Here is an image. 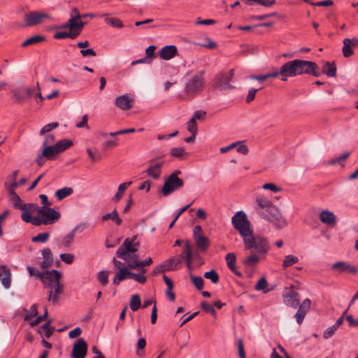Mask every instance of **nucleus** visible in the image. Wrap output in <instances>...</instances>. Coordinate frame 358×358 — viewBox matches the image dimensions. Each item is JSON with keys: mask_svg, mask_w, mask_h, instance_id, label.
I'll return each mask as SVG.
<instances>
[{"mask_svg": "<svg viewBox=\"0 0 358 358\" xmlns=\"http://www.w3.org/2000/svg\"><path fill=\"white\" fill-rule=\"evenodd\" d=\"M233 227L243 238L245 250H255L257 252L266 254L270 250L267 239L262 236H254L251 223L247 215L242 210L235 213L231 218Z\"/></svg>", "mask_w": 358, "mask_h": 358, "instance_id": "f257e3e1", "label": "nucleus"}, {"mask_svg": "<svg viewBox=\"0 0 358 358\" xmlns=\"http://www.w3.org/2000/svg\"><path fill=\"white\" fill-rule=\"evenodd\" d=\"M255 210L260 217L273 223L278 229L287 225V222L280 209L263 195L259 194L256 196Z\"/></svg>", "mask_w": 358, "mask_h": 358, "instance_id": "f03ea898", "label": "nucleus"}, {"mask_svg": "<svg viewBox=\"0 0 358 358\" xmlns=\"http://www.w3.org/2000/svg\"><path fill=\"white\" fill-rule=\"evenodd\" d=\"M139 245L134 238H126L116 252V257L124 260L130 269L145 267L152 263V259L150 257L140 261L139 255L136 253Z\"/></svg>", "mask_w": 358, "mask_h": 358, "instance_id": "7ed1b4c3", "label": "nucleus"}, {"mask_svg": "<svg viewBox=\"0 0 358 358\" xmlns=\"http://www.w3.org/2000/svg\"><path fill=\"white\" fill-rule=\"evenodd\" d=\"M30 206L32 208L31 215L27 212L21 215L22 220L27 223H31L35 226L49 225L55 224L61 217L60 213L54 208L39 207L36 203Z\"/></svg>", "mask_w": 358, "mask_h": 358, "instance_id": "20e7f679", "label": "nucleus"}, {"mask_svg": "<svg viewBox=\"0 0 358 358\" xmlns=\"http://www.w3.org/2000/svg\"><path fill=\"white\" fill-rule=\"evenodd\" d=\"M41 277V281L44 287L48 289V300L53 304H57L59 301V296L62 293L63 287L60 284V278L62 276L60 272L52 269L51 271H45L43 276L38 273Z\"/></svg>", "mask_w": 358, "mask_h": 358, "instance_id": "39448f33", "label": "nucleus"}, {"mask_svg": "<svg viewBox=\"0 0 358 358\" xmlns=\"http://www.w3.org/2000/svg\"><path fill=\"white\" fill-rule=\"evenodd\" d=\"M296 59L285 63L278 71L267 73L268 78L280 76L282 81H287L288 77L296 76Z\"/></svg>", "mask_w": 358, "mask_h": 358, "instance_id": "423d86ee", "label": "nucleus"}, {"mask_svg": "<svg viewBox=\"0 0 358 358\" xmlns=\"http://www.w3.org/2000/svg\"><path fill=\"white\" fill-rule=\"evenodd\" d=\"M204 85L203 73L200 72L189 78L185 87V92L191 95L199 94Z\"/></svg>", "mask_w": 358, "mask_h": 358, "instance_id": "0eeeda50", "label": "nucleus"}, {"mask_svg": "<svg viewBox=\"0 0 358 358\" xmlns=\"http://www.w3.org/2000/svg\"><path fill=\"white\" fill-rule=\"evenodd\" d=\"M234 74V69L224 73L217 74L213 80L214 88L220 90H227L234 89V86L230 84Z\"/></svg>", "mask_w": 358, "mask_h": 358, "instance_id": "6e6552de", "label": "nucleus"}, {"mask_svg": "<svg viewBox=\"0 0 358 358\" xmlns=\"http://www.w3.org/2000/svg\"><path fill=\"white\" fill-rule=\"evenodd\" d=\"M296 76L302 74H311L315 77H319L320 73L316 63L310 61L296 59Z\"/></svg>", "mask_w": 358, "mask_h": 358, "instance_id": "1a4fd4ad", "label": "nucleus"}, {"mask_svg": "<svg viewBox=\"0 0 358 358\" xmlns=\"http://www.w3.org/2000/svg\"><path fill=\"white\" fill-rule=\"evenodd\" d=\"M183 186L184 182L182 179L175 175H170L163 185L162 193L166 196Z\"/></svg>", "mask_w": 358, "mask_h": 358, "instance_id": "9d476101", "label": "nucleus"}, {"mask_svg": "<svg viewBox=\"0 0 358 358\" xmlns=\"http://www.w3.org/2000/svg\"><path fill=\"white\" fill-rule=\"evenodd\" d=\"M44 19H51L49 14L38 11H31L24 15L23 27H33L43 22Z\"/></svg>", "mask_w": 358, "mask_h": 358, "instance_id": "9b49d317", "label": "nucleus"}, {"mask_svg": "<svg viewBox=\"0 0 358 358\" xmlns=\"http://www.w3.org/2000/svg\"><path fill=\"white\" fill-rule=\"evenodd\" d=\"M32 92L33 91L31 88L22 85L11 91L12 99H13L15 103L22 104L30 99Z\"/></svg>", "mask_w": 358, "mask_h": 358, "instance_id": "f8f14e48", "label": "nucleus"}, {"mask_svg": "<svg viewBox=\"0 0 358 358\" xmlns=\"http://www.w3.org/2000/svg\"><path fill=\"white\" fill-rule=\"evenodd\" d=\"M58 155L54 145L43 147L42 153L36 159V164L38 166H42L46 160H53Z\"/></svg>", "mask_w": 358, "mask_h": 358, "instance_id": "ddd939ff", "label": "nucleus"}, {"mask_svg": "<svg viewBox=\"0 0 358 358\" xmlns=\"http://www.w3.org/2000/svg\"><path fill=\"white\" fill-rule=\"evenodd\" d=\"M8 193L14 208L21 209L22 210V213L27 212L31 215L32 208H31L30 205H34V203H22L20 197L13 189H8Z\"/></svg>", "mask_w": 358, "mask_h": 358, "instance_id": "4468645a", "label": "nucleus"}, {"mask_svg": "<svg viewBox=\"0 0 358 358\" xmlns=\"http://www.w3.org/2000/svg\"><path fill=\"white\" fill-rule=\"evenodd\" d=\"M134 103V97L131 94H124L116 97L115 100V106L124 110L133 108Z\"/></svg>", "mask_w": 358, "mask_h": 358, "instance_id": "2eb2a0df", "label": "nucleus"}, {"mask_svg": "<svg viewBox=\"0 0 358 358\" xmlns=\"http://www.w3.org/2000/svg\"><path fill=\"white\" fill-rule=\"evenodd\" d=\"M87 351V344L83 338H80L73 345L71 356L73 358H85Z\"/></svg>", "mask_w": 358, "mask_h": 358, "instance_id": "dca6fc26", "label": "nucleus"}, {"mask_svg": "<svg viewBox=\"0 0 358 358\" xmlns=\"http://www.w3.org/2000/svg\"><path fill=\"white\" fill-rule=\"evenodd\" d=\"M332 269L338 270L341 273L356 274L358 270L353 265L345 262H337L331 266Z\"/></svg>", "mask_w": 358, "mask_h": 358, "instance_id": "f3484780", "label": "nucleus"}, {"mask_svg": "<svg viewBox=\"0 0 358 358\" xmlns=\"http://www.w3.org/2000/svg\"><path fill=\"white\" fill-rule=\"evenodd\" d=\"M283 299L285 303L292 308H297L299 306V294L293 290L289 293L284 294Z\"/></svg>", "mask_w": 358, "mask_h": 358, "instance_id": "a211bd4d", "label": "nucleus"}, {"mask_svg": "<svg viewBox=\"0 0 358 358\" xmlns=\"http://www.w3.org/2000/svg\"><path fill=\"white\" fill-rule=\"evenodd\" d=\"M184 258L183 255H180L178 257H171L162 263V267L166 271H174L179 268L182 263V259Z\"/></svg>", "mask_w": 358, "mask_h": 358, "instance_id": "6ab92c4d", "label": "nucleus"}, {"mask_svg": "<svg viewBox=\"0 0 358 358\" xmlns=\"http://www.w3.org/2000/svg\"><path fill=\"white\" fill-rule=\"evenodd\" d=\"M43 261L40 264L41 269H46L50 267L53 263V255L50 248H44L41 250Z\"/></svg>", "mask_w": 358, "mask_h": 358, "instance_id": "aec40b11", "label": "nucleus"}, {"mask_svg": "<svg viewBox=\"0 0 358 358\" xmlns=\"http://www.w3.org/2000/svg\"><path fill=\"white\" fill-rule=\"evenodd\" d=\"M177 54V48L175 45H166L163 47L159 52V57L164 60H169L173 58Z\"/></svg>", "mask_w": 358, "mask_h": 358, "instance_id": "412c9836", "label": "nucleus"}, {"mask_svg": "<svg viewBox=\"0 0 358 358\" xmlns=\"http://www.w3.org/2000/svg\"><path fill=\"white\" fill-rule=\"evenodd\" d=\"M163 162H156L151 164L146 170L148 176L153 179H158L162 173Z\"/></svg>", "mask_w": 358, "mask_h": 358, "instance_id": "4be33fe9", "label": "nucleus"}, {"mask_svg": "<svg viewBox=\"0 0 358 358\" xmlns=\"http://www.w3.org/2000/svg\"><path fill=\"white\" fill-rule=\"evenodd\" d=\"M225 259L227 262V264L228 268L237 276L241 277L242 273L237 270L236 267V255L233 252L228 253Z\"/></svg>", "mask_w": 358, "mask_h": 358, "instance_id": "5701e85b", "label": "nucleus"}, {"mask_svg": "<svg viewBox=\"0 0 358 358\" xmlns=\"http://www.w3.org/2000/svg\"><path fill=\"white\" fill-rule=\"evenodd\" d=\"M321 222L327 225H334L336 223V216L333 212L325 210H322L320 214Z\"/></svg>", "mask_w": 358, "mask_h": 358, "instance_id": "b1692460", "label": "nucleus"}, {"mask_svg": "<svg viewBox=\"0 0 358 358\" xmlns=\"http://www.w3.org/2000/svg\"><path fill=\"white\" fill-rule=\"evenodd\" d=\"M181 255H183L184 256L182 261L185 260L186 265L189 268L191 267L192 260V245L189 241H185L183 252Z\"/></svg>", "mask_w": 358, "mask_h": 358, "instance_id": "393cba45", "label": "nucleus"}, {"mask_svg": "<svg viewBox=\"0 0 358 358\" xmlns=\"http://www.w3.org/2000/svg\"><path fill=\"white\" fill-rule=\"evenodd\" d=\"M257 253L259 255L252 254L251 255L245 257L243 260V264L247 267H253V266H256L260 260L259 255H262L261 253H259V252H257ZM263 255H264L265 254H263Z\"/></svg>", "mask_w": 358, "mask_h": 358, "instance_id": "a878e982", "label": "nucleus"}, {"mask_svg": "<svg viewBox=\"0 0 358 358\" xmlns=\"http://www.w3.org/2000/svg\"><path fill=\"white\" fill-rule=\"evenodd\" d=\"M322 72L329 77H335L336 67L334 62H326L322 66Z\"/></svg>", "mask_w": 358, "mask_h": 358, "instance_id": "bb28decb", "label": "nucleus"}, {"mask_svg": "<svg viewBox=\"0 0 358 358\" xmlns=\"http://www.w3.org/2000/svg\"><path fill=\"white\" fill-rule=\"evenodd\" d=\"M84 25H85V22H81V21L76 22V27L71 28L70 30L69 31V38H70L71 39H74L77 36H78L80 34V33L83 30V28L84 27Z\"/></svg>", "mask_w": 358, "mask_h": 358, "instance_id": "cd10ccee", "label": "nucleus"}, {"mask_svg": "<svg viewBox=\"0 0 358 358\" xmlns=\"http://www.w3.org/2000/svg\"><path fill=\"white\" fill-rule=\"evenodd\" d=\"M131 181L121 183L118 186L117 193L112 198V201L114 202H118L121 199L124 191L131 185Z\"/></svg>", "mask_w": 358, "mask_h": 358, "instance_id": "c85d7f7f", "label": "nucleus"}, {"mask_svg": "<svg viewBox=\"0 0 358 358\" xmlns=\"http://www.w3.org/2000/svg\"><path fill=\"white\" fill-rule=\"evenodd\" d=\"M73 145V141L69 139H63L54 145L58 154L62 153Z\"/></svg>", "mask_w": 358, "mask_h": 358, "instance_id": "c756f323", "label": "nucleus"}, {"mask_svg": "<svg viewBox=\"0 0 358 358\" xmlns=\"http://www.w3.org/2000/svg\"><path fill=\"white\" fill-rule=\"evenodd\" d=\"M343 55L345 57H349L353 55V46L351 44L350 38H346L343 41Z\"/></svg>", "mask_w": 358, "mask_h": 358, "instance_id": "7c9ffc66", "label": "nucleus"}, {"mask_svg": "<svg viewBox=\"0 0 358 358\" xmlns=\"http://www.w3.org/2000/svg\"><path fill=\"white\" fill-rule=\"evenodd\" d=\"M109 220H113L117 226H120L122 221V219L118 216V213L116 209H114L111 213H108L102 216V221H107Z\"/></svg>", "mask_w": 358, "mask_h": 358, "instance_id": "2f4dec72", "label": "nucleus"}, {"mask_svg": "<svg viewBox=\"0 0 358 358\" xmlns=\"http://www.w3.org/2000/svg\"><path fill=\"white\" fill-rule=\"evenodd\" d=\"M196 245L200 249L201 251L204 252L209 246L208 239L203 236H197L194 238Z\"/></svg>", "mask_w": 358, "mask_h": 358, "instance_id": "473e14b6", "label": "nucleus"}, {"mask_svg": "<svg viewBox=\"0 0 358 358\" xmlns=\"http://www.w3.org/2000/svg\"><path fill=\"white\" fill-rule=\"evenodd\" d=\"M73 192V190L71 187H65L57 190L55 192V196L57 197V200L60 201L66 198V196L72 194Z\"/></svg>", "mask_w": 358, "mask_h": 358, "instance_id": "72a5a7b5", "label": "nucleus"}, {"mask_svg": "<svg viewBox=\"0 0 358 358\" xmlns=\"http://www.w3.org/2000/svg\"><path fill=\"white\" fill-rule=\"evenodd\" d=\"M79 229V227H75L69 234H66L62 241V245L64 247L69 246L73 240L76 233Z\"/></svg>", "mask_w": 358, "mask_h": 358, "instance_id": "f704fd0d", "label": "nucleus"}, {"mask_svg": "<svg viewBox=\"0 0 358 358\" xmlns=\"http://www.w3.org/2000/svg\"><path fill=\"white\" fill-rule=\"evenodd\" d=\"M267 280L264 277H262L255 286L257 291H262L264 293H268L271 289L267 288Z\"/></svg>", "mask_w": 358, "mask_h": 358, "instance_id": "c9c22d12", "label": "nucleus"}, {"mask_svg": "<svg viewBox=\"0 0 358 358\" xmlns=\"http://www.w3.org/2000/svg\"><path fill=\"white\" fill-rule=\"evenodd\" d=\"M299 261V259L296 256L292 255H286L282 262V267L284 269L287 268V267L298 263Z\"/></svg>", "mask_w": 358, "mask_h": 358, "instance_id": "e433bc0d", "label": "nucleus"}, {"mask_svg": "<svg viewBox=\"0 0 358 358\" xmlns=\"http://www.w3.org/2000/svg\"><path fill=\"white\" fill-rule=\"evenodd\" d=\"M127 279V268H121L113 278V283L119 285L120 282Z\"/></svg>", "mask_w": 358, "mask_h": 358, "instance_id": "4c0bfd02", "label": "nucleus"}, {"mask_svg": "<svg viewBox=\"0 0 358 358\" xmlns=\"http://www.w3.org/2000/svg\"><path fill=\"white\" fill-rule=\"evenodd\" d=\"M45 41V37L43 36H34L25 40L22 44V47H27L30 45L36 44Z\"/></svg>", "mask_w": 358, "mask_h": 358, "instance_id": "58836bf2", "label": "nucleus"}, {"mask_svg": "<svg viewBox=\"0 0 358 358\" xmlns=\"http://www.w3.org/2000/svg\"><path fill=\"white\" fill-rule=\"evenodd\" d=\"M51 323L52 320H50L41 327V329L44 331V336L48 338L51 336L54 331V328L51 327Z\"/></svg>", "mask_w": 358, "mask_h": 358, "instance_id": "ea45409f", "label": "nucleus"}, {"mask_svg": "<svg viewBox=\"0 0 358 358\" xmlns=\"http://www.w3.org/2000/svg\"><path fill=\"white\" fill-rule=\"evenodd\" d=\"M141 299L138 294H134L130 300V308L132 311H136L141 307Z\"/></svg>", "mask_w": 358, "mask_h": 358, "instance_id": "a19ab883", "label": "nucleus"}, {"mask_svg": "<svg viewBox=\"0 0 358 358\" xmlns=\"http://www.w3.org/2000/svg\"><path fill=\"white\" fill-rule=\"evenodd\" d=\"M38 305L34 303L33 304L29 310L24 316L25 321H30L32 318L36 317L38 315Z\"/></svg>", "mask_w": 358, "mask_h": 358, "instance_id": "79ce46f5", "label": "nucleus"}, {"mask_svg": "<svg viewBox=\"0 0 358 358\" xmlns=\"http://www.w3.org/2000/svg\"><path fill=\"white\" fill-rule=\"evenodd\" d=\"M50 238V234L48 232L40 233L36 236L31 238V241L33 243H45L48 241Z\"/></svg>", "mask_w": 358, "mask_h": 358, "instance_id": "37998d69", "label": "nucleus"}, {"mask_svg": "<svg viewBox=\"0 0 358 358\" xmlns=\"http://www.w3.org/2000/svg\"><path fill=\"white\" fill-rule=\"evenodd\" d=\"M203 276L205 278L210 280L213 284H215L219 281V275L214 269L206 272Z\"/></svg>", "mask_w": 358, "mask_h": 358, "instance_id": "c03bdc74", "label": "nucleus"}, {"mask_svg": "<svg viewBox=\"0 0 358 358\" xmlns=\"http://www.w3.org/2000/svg\"><path fill=\"white\" fill-rule=\"evenodd\" d=\"M190 279L198 290L203 289L204 282L201 277L191 275Z\"/></svg>", "mask_w": 358, "mask_h": 358, "instance_id": "a18cd8bd", "label": "nucleus"}, {"mask_svg": "<svg viewBox=\"0 0 358 358\" xmlns=\"http://www.w3.org/2000/svg\"><path fill=\"white\" fill-rule=\"evenodd\" d=\"M59 257L61 261L67 264H72L75 260V256L70 253H62L60 254Z\"/></svg>", "mask_w": 358, "mask_h": 358, "instance_id": "49530a36", "label": "nucleus"}, {"mask_svg": "<svg viewBox=\"0 0 358 358\" xmlns=\"http://www.w3.org/2000/svg\"><path fill=\"white\" fill-rule=\"evenodd\" d=\"M155 49L156 46L155 45H150L148 48L145 49V58H148V64H150L152 61V59L155 57Z\"/></svg>", "mask_w": 358, "mask_h": 358, "instance_id": "de8ad7c7", "label": "nucleus"}, {"mask_svg": "<svg viewBox=\"0 0 358 358\" xmlns=\"http://www.w3.org/2000/svg\"><path fill=\"white\" fill-rule=\"evenodd\" d=\"M59 127V124L57 122H52L45 125L41 128L40 131V135L43 136L45 134L52 131L54 129H56Z\"/></svg>", "mask_w": 358, "mask_h": 358, "instance_id": "09e8293b", "label": "nucleus"}, {"mask_svg": "<svg viewBox=\"0 0 358 358\" xmlns=\"http://www.w3.org/2000/svg\"><path fill=\"white\" fill-rule=\"evenodd\" d=\"M108 275H109L108 271H101L100 272H99L97 278H98L99 281L103 285H106L108 282Z\"/></svg>", "mask_w": 358, "mask_h": 358, "instance_id": "8fccbe9b", "label": "nucleus"}, {"mask_svg": "<svg viewBox=\"0 0 358 358\" xmlns=\"http://www.w3.org/2000/svg\"><path fill=\"white\" fill-rule=\"evenodd\" d=\"M107 24H110L112 27L117 28L123 27V24L122 21L117 18H108L106 20Z\"/></svg>", "mask_w": 358, "mask_h": 358, "instance_id": "3c124183", "label": "nucleus"}, {"mask_svg": "<svg viewBox=\"0 0 358 358\" xmlns=\"http://www.w3.org/2000/svg\"><path fill=\"white\" fill-rule=\"evenodd\" d=\"M187 129L191 134L196 135L197 134V126L196 122L194 119H190L187 122Z\"/></svg>", "mask_w": 358, "mask_h": 358, "instance_id": "603ef678", "label": "nucleus"}, {"mask_svg": "<svg viewBox=\"0 0 358 358\" xmlns=\"http://www.w3.org/2000/svg\"><path fill=\"white\" fill-rule=\"evenodd\" d=\"M201 308L206 313H211L213 315H215V310L214 309L213 306L211 305H209L206 301H203L201 303Z\"/></svg>", "mask_w": 358, "mask_h": 358, "instance_id": "864d4df0", "label": "nucleus"}, {"mask_svg": "<svg viewBox=\"0 0 358 358\" xmlns=\"http://www.w3.org/2000/svg\"><path fill=\"white\" fill-rule=\"evenodd\" d=\"M307 313V311L299 308L296 313L295 314V318L299 324H301Z\"/></svg>", "mask_w": 358, "mask_h": 358, "instance_id": "5fc2aeb1", "label": "nucleus"}, {"mask_svg": "<svg viewBox=\"0 0 358 358\" xmlns=\"http://www.w3.org/2000/svg\"><path fill=\"white\" fill-rule=\"evenodd\" d=\"M171 154L176 157H182L185 154V150L182 147L173 148Z\"/></svg>", "mask_w": 358, "mask_h": 358, "instance_id": "6e6d98bb", "label": "nucleus"}, {"mask_svg": "<svg viewBox=\"0 0 358 358\" xmlns=\"http://www.w3.org/2000/svg\"><path fill=\"white\" fill-rule=\"evenodd\" d=\"M206 112L202 110H196L194 114L192 119H194V121L196 120L203 121L206 117Z\"/></svg>", "mask_w": 358, "mask_h": 358, "instance_id": "4d7b16f0", "label": "nucleus"}, {"mask_svg": "<svg viewBox=\"0 0 358 358\" xmlns=\"http://www.w3.org/2000/svg\"><path fill=\"white\" fill-rule=\"evenodd\" d=\"M237 345H238V354L239 358H245V352L243 342L242 339H241V338L238 339V341L237 342Z\"/></svg>", "mask_w": 358, "mask_h": 358, "instance_id": "13d9d810", "label": "nucleus"}, {"mask_svg": "<svg viewBox=\"0 0 358 358\" xmlns=\"http://www.w3.org/2000/svg\"><path fill=\"white\" fill-rule=\"evenodd\" d=\"M27 270L28 271L30 276H34L36 279H38L41 280V277H39L38 273H40L42 276H43L44 271H39L37 270H35L30 266H27Z\"/></svg>", "mask_w": 358, "mask_h": 358, "instance_id": "bf43d9fd", "label": "nucleus"}, {"mask_svg": "<svg viewBox=\"0 0 358 358\" xmlns=\"http://www.w3.org/2000/svg\"><path fill=\"white\" fill-rule=\"evenodd\" d=\"M264 189L271 190L273 192H278L281 191V188L273 183H266L262 186Z\"/></svg>", "mask_w": 358, "mask_h": 358, "instance_id": "052dcab7", "label": "nucleus"}, {"mask_svg": "<svg viewBox=\"0 0 358 358\" xmlns=\"http://www.w3.org/2000/svg\"><path fill=\"white\" fill-rule=\"evenodd\" d=\"M1 283L3 287L6 289L10 287V273L8 272L4 276H3L1 279Z\"/></svg>", "mask_w": 358, "mask_h": 358, "instance_id": "680f3d73", "label": "nucleus"}, {"mask_svg": "<svg viewBox=\"0 0 358 358\" xmlns=\"http://www.w3.org/2000/svg\"><path fill=\"white\" fill-rule=\"evenodd\" d=\"M237 142L239 143L238 145L236 148L237 152L243 155H247L249 152L248 148L243 144V141Z\"/></svg>", "mask_w": 358, "mask_h": 358, "instance_id": "e2e57ef3", "label": "nucleus"}, {"mask_svg": "<svg viewBox=\"0 0 358 358\" xmlns=\"http://www.w3.org/2000/svg\"><path fill=\"white\" fill-rule=\"evenodd\" d=\"M336 329H337V328L334 325H332V326L328 327L324 331V332L323 334V337L325 339H327V338H330L335 333Z\"/></svg>", "mask_w": 358, "mask_h": 358, "instance_id": "0e129e2a", "label": "nucleus"}, {"mask_svg": "<svg viewBox=\"0 0 358 358\" xmlns=\"http://www.w3.org/2000/svg\"><path fill=\"white\" fill-rule=\"evenodd\" d=\"M87 154L89 158H90V159L93 162H96L101 159V155L94 153L90 148L87 149Z\"/></svg>", "mask_w": 358, "mask_h": 358, "instance_id": "69168bd1", "label": "nucleus"}, {"mask_svg": "<svg viewBox=\"0 0 358 358\" xmlns=\"http://www.w3.org/2000/svg\"><path fill=\"white\" fill-rule=\"evenodd\" d=\"M80 54L84 57H95L96 55V53L95 52V51L92 48L82 49L80 50Z\"/></svg>", "mask_w": 358, "mask_h": 358, "instance_id": "338daca9", "label": "nucleus"}, {"mask_svg": "<svg viewBox=\"0 0 358 358\" xmlns=\"http://www.w3.org/2000/svg\"><path fill=\"white\" fill-rule=\"evenodd\" d=\"M55 142V136L52 134H48L45 136L43 142V147L51 146L50 144Z\"/></svg>", "mask_w": 358, "mask_h": 358, "instance_id": "774afa93", "label": "nucleus"}]
</instances>
